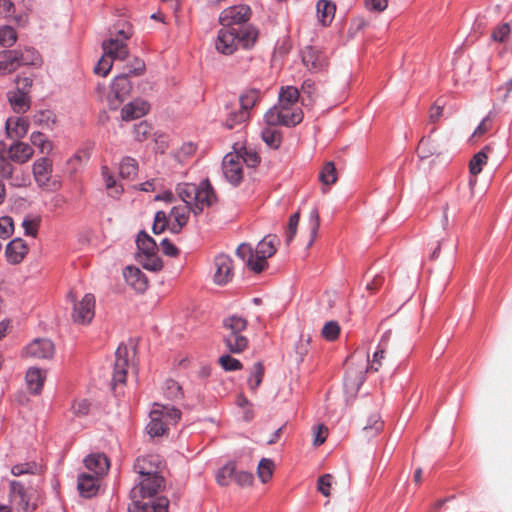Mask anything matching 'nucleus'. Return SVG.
I'll return each mask as SVG.
<instances>
[{
  "label": "nucleus",
  "mask_w": 512,
  "mask_h": 512,
  "mask_svg": "<svg viewBox=\"0 0 512 512\" xmlns=\"http://www.w3.org/2000/svg\"><path fill=\"white\" fill-rule=\"evenodd\" d=\"M139 262L142 266L150 271L157 272L163 268V262L157 254L141 255L138 256Z\"/></svg>",
  "instance_id": "c03bdc74"
},
{
  "label": "nucleus",
  "mask_w": 512,
  "mask_h": 512,
  "mask_svg": "<svg viewBox=\"0 0 512 512\" xmlns=\"http://www.w3.org/2000/svg\"><path fill=\"white\" fill-rule=\"evenodd\" d=\"M383 426L384 422L381 420V416L378 413H373L368 417L363 431L366 437L371 438L378 435L382 431Z\"/></svg>",
  "instance_id": "4c0bfd02"
},
{
  "label": "nucleus",
  "mask_w": 512,
  "mask_h": 512,
  "mask_svg": "<svg viewBox=\"0 0 512 512\" xmlns=\"http://www.w3.org/2000/svg\"><path fill=\"white\" fill-rule=\"evenodd\" d=\"M37 469V465L35 463H20L16 464L11 468V473L14 476H21L24 474H33Z\"/></svg>",
  "instance_id": "774afa93"
},
{
  "label": "nucleus",
  "mask_w": 512,
  "mask_h": 512,
  "mask_svg": "<svg viewBox=\"0 0 512 512\" xmlns=\"http://www.w3.org/2000/svg\"><path fill=\"white\" fill-rule=\"evenodd\" d=\"M219 363L225 371H236L242 368L241 362L228 354L222 355L219 358Z\"/></svg>",
  "instance_id": "680f3d73"
},
{
  "label": "nucleus",
  "mask_w": 512,
  "mask_h": 512,
  "mask_svg": "<svg viewBox=\"0 0 512 512\" xmlns=\"http://www.w3.org/2000/svg\"><path fill=\"white\" fill-rule=\"evenodd\" d=\"M511 32V27L509 23H502L497 26L491 34V39L495 42H504L508 39Z\"/></svg>",
  "instance_id": "13d9d810"
},
{
  "label": "nucleus",
  "mask_w": 512,
  "mask_h": 512,
  "mask_svg": "<svg viewBox=\"0 0 512 512\" xmlns=\"http://www.w3.org/2000/svg\"><path fill=\"white\" fill-rule=\"evenodd\" d=\"M138 163L137 161L129 156L123 157L119 163V174L122 178L130 179L137 174Z\"/></svg>",
  "instance_id": "a19ab883"
},
{
  "label": "nucleus",
  "mask_w": 512,
  "mask_h": 512,
  "mask_svg": "<svg viewBox=\"0 0 512 512\" xmlns=\"http://www.w3.org/2000/svg\"><path fill=\"white\" fill-rule=\"evenodd\" d=\"M10 494L13 501H17L24 509L28 508L29 498L27 496L24 485L19 481L10 482Z\"/></svg>",
  "instance_id": "e433bc0d"
},
{
  "label": "nucleus",
  "mask_w": 512,
  "mask_h": 512,
  "mask_svg": "<svg viewBox=\"0 0 512 512\" xmlns=\"http://www.w3.org/2000/svg\"><path fill=\"white\" fill-rule=\"evenodd\" d=\"M222 171L226 180L237 186L243 178V158L238 153H228L222 161Z\"/></svg>",
  "instance_id": "9b49d317"
},
{
  "label": "nucleus",
  "mask_w": 512,
  "mask_h": 512,
  "mask_svg": "<svg viewBox=\"0 0 512 512\" xmlns=\"http://www.w3.org/2000/svg\"><path fill=\"white\" fill-rule=\"evenodd\" d=\"M101 176L105 182L106 189L111 191V195L113 197H118L122 194L123 187L116 184V180L112 172L106 165L101 167Z\"/></svg>",
  "instance_id": "58836bf2"
},
{
  "label": "nucleus",
  "mask_w": 512,
  "mask_h": 512,
  "mask_svg": "<svg viewBox=\"0 0 512 512\" xmlns=\"http://www.w3.org/2000/svg\"><path fill=\"white\" fill-rule=\"evenodd\" d=\"M190 212H192L190 205L186 203L172 207L167 217L169 221V230L173 234H178L181 232L182 228L188 222Z\"/></svg>",
  "instance_id": "f3484780"
},
{
  "label": "nucleus",
  "mask_w": 512,
  "mask_h": 512,
  "mask_svg": "<svg viewBox=\"0 0 512 512\" xmlns=\"http://www.w3.org/2000/svg\"><path fill=\"white\" fill-rule=\"evenodd\" d=\"M263 141L271 148H278L281 144V133L276 127L267 126L262 130Z\"/></svg>",
  "instance_id": "79ce46f5"
},
{
  "label": "nucleus",
  "mask_w": 512,
  "mask_h": 512,
  "mask_svg": "<svg viewBox=\"0 0 512 512\" xmlns=\"http://www.w3.org/2000/svg\"><path fill=\"white\" fill-rule=\"evenodd\" d=\"M213 280L217 285H225L233 278V260L227 254H219L214 258Z\"/></svg>",
  "instance_id": "2eb2a0df"
},
{
  "label": "nucleus",
  "mask_w": 512,
  "mask_h": 512,
  "mask_svg": "<svg viewBox=\"0 0 512 512\" xmlns=\"http://www.w3.org/2000/svg\"><path fill=\"white\" fill-rule=\"evenodd\" d=\"M319 179L324 185H331L336 182L337 174L333 162H327L319 174Z\"/></svg>",
  "instance_id": "de8ad7c7"
},
{
  "label": "nucleus",
  "mask_w": 512,
  "mask_h": 512,
  "mask_svg": "<svg viewBox=\"0 0 512 512\" xmlns=\"http://www.w3.org/2000/svg\"><path fill=\"white\" fill-rule=\"evenodd\" d=\"M261 92L258 89L251 88L245 90L239 97L240 107L249 112L255 106L257 101L260 99Z\"/></svg>",
  "instance_id": "f704fd0d"
},
{
  "label": "nucleus",
  "mask_w": 512,
  "mask_h": 512,
  "mask_svg": "<svg viewBox=\"0 0 512 512\" xmlns=\"http://www.w3.org/2000/svg\"><path fill=\"white\" fill-rule=\"evenodd\" d=\"M133 35L132 25L125 19H119L110 29L109 38L102 42V49L120 61L129 56L127 40Z\"/></svg>",
  "instance_id": "39448f33"
},
{
  "label": "nucleus",
  "mask_w": 512,
  "mask_h": 512,
  "mask_svg": "<svg viewBox=\"0 0 512 512\" xmlns=\"http://www.w3.org/2000/svg\"><path fill=\"white\" fill-rule=\"evenodd\" d=\"M147 460L144 458H137L133 469L139 474V481L130 490V498H147L155 499V496L164 487L165 480L158 473L157 466L146 468Z\"/></svg>",
  "instance_id": "f03ea898"
},
{
  "label": "nucleus",
  "mask_w": 512,
  "mask_h": 512,
  "mask_svg": "<svg viewBox=\"0 0 512 512\" xmlns=\"http://www.w3.org/2000/svg\"><path fill=\"white\" fill-rule=\"evenodd\" d=\"M68 299L73 303V321L81 325L89 324L95 316L94 295L87 293L80 301H77L73 292H69Z\"/></svg>",
  "instance_id": "6e6552de"
},
{
  "label": "nucleus",
  "mask_w": 512,
  "mask_h": 512,
  "mask_svg": "<svg viewBox=\"0 0 512 512\" xmlns=\"http://www.w3.org/2000/svg\"><path fill=\"white\" fill-rule=\"evenodd\" d=\"M309 229H310V241L309 246H311L316 239L319 227H320V217L317 208H313L309 213Z\"/></svg>",
  "instance_id": "5fc2aeb1"
},
{
  "label": "nucleus",
  "mask_w": 512,
  "mask_h": 512,
  "mask_svg": "<svg viewBox=\"0 0 512 512\" xmlns=\"http://www.w3.org/2000/svg\"><path fill=\"white\" fill-rule=\"evenodd\" d=\"M9 102L16 113H24L30 107L28 93L25 91L15 90L8 95Z\"/></svg>",
  "instance_id": "7c9ffc66"
},
{
  "label": "nucleus",
  "mask_w": 512,
  "mask_h": 512,
  "mask_svg": "<svg viewBox=\"0 0 512 512\" xmlns=\"http://www.w3.org/2000/svg\"><path fill=\"white\" fill-rule=\"evenodd\" d=\"M144 69V61L139 58H134L133 61L124 68V71L113 79L111 91L108 95V105L111 109H117L130 94L132 84L129 77L142 74Z\"/></svg>",
  "instance_id": "20e7f679"
},
{
  "label": "nucleus",
  "mask_w": 512,
  "mask_h": 512,
  "mask_svg": "<svg viewBox=\"0 0 512 512\" xmlns=\"http://www.w3.org/2000/svg\"><path fill=\"white\" fill-rule=\"evenodd\" d=\"M196 151V145L192 142L184 143L177 151L176 158L179 162L184 163Z\"/></svg>",
  "instance_id": "69168bd1"
},
{
  "label": "nucleus",
  "mask_w": 512,
  "mask_h": 512,
  "mask_svg": "<svg viewBox=\"0 0 512 512\" xmlns=\"http://www.w3.org/2000/svg\"><path fill=\"white\" fill-rule=\"evenodd\" d=\"M169 228V221L167 214L164 211H158L155 214L154 223H153V233L154 234H160L162 233L166 228Z\"/></svg>",
  "instance_id": "bf43d9fd"
},
{
  "label": "nucleus",
  "mask_w": 512,
  "mask_h": 512,
  "mask_svg": "<svg viewBox=\"0 0 512 512\" xmlns=\"http://www.w3.org/2000/svg\"><path fill=\"white\" fill-rule=\"evenodd\" d=\"M365 381L363 368H349L344 377V386L350 392H358Z\"/></svg>",
  "instance_id": "bb28decb"
},
{
  "label": "nucleus",
  "mask_w": 512,
  "mask_h": 512,
  "mask_svg": "<svg viewBox=\"0 0 512 512\" xmlns=\"http://www.w3.org/2000/svg\"><path fill=\"white\" fill-rule=\"evenodd\" d=\"M13 220L9 216L0 217V238L7 239L13 233Z\"/></svg>",
  "instance_id": "338daca9"
},
{
  "label": "nucleus",
  "mask_w": 512,
  "mask_h": 512,
  "mask_svg": "<svg viewBox=\"0 0 512 512\" xmlns=\"http://www.w3.org/2000/svg\"><path fill=\"white\" fill-rule=\"evenodd\" d=\"M236 472L235 463L229 462L221 467L216 474V481L220 486H228L233 480Z\"/></svg>",
  "instance_id": "ea45409f"
},
{
  "label": "nucleus",
  "mask_w": 512,
  "mask_h": 512,
  "mask_svg": "<svg viewBox=\"0 0 512 512\" xmlns=\"http://www.w3.org/2000/svg\"><path fill=\"white\" fill-rule=\"evenodd\" d=\"M33 121L39 126L51 129L56 122V116L50 110H43L33 116Z\"/></svg>",
  "instance_id": "49530a36"
},
{
  "label": "nucleus",
  "mask_w": 512,
  "mask_h": 512,
  "mask_svg": "<svg viewBox=\"0 0 512 512\" xmlns=\"http://www.w3.org/2000/svg\"><path fill=\"white\" fill-rule=\"evenodd\" d=\"M264 119L267 126L270 127H276L278 125L293 127L302 121L303 113L301 109L288 111L274 106L266 112Z\"/></svg>",
  "instance_id": "1a4fd4ad"
},
{
  "label": "nucleus",
  "mask_w": 512,
  "mask_h": 512,
  "mask_svg": "<svg viewBox=\"0 0 512 512\" xmlns=\"http://www.w3.org/2000/svg\"><path fill=\"white\" fill-rule=\"evenodd\" d=\"M251 9L248 5H234L224 9L220 16L219 21L221 26L227 28H234L237 31L246 30V28H253L247 22L250 19Z\"/></svg>",
  "instance_id": "0eeeda50"
},
{
  "label": "nucleus",
  "mask_w": 512,
  "mask_h": 512,
  "mask_svg": "<svg viewBox=\"0 0 512 512\" xmlns=\"http://www.w3.org/2000/svg\"><path fill=\"white\" fill-rule=\"evenodd\" d=\"M246 327V319L238 315H231L223 320V341L231 353H241L248 347V339L241 334Z\"/></svg>",
  "instance_id": "423d86ee"
},
{
  "label": "nucleus",
  "mask_w": 512,
  "mask_h": 512,
  "mask_svg": "<svg viewBox=\"0 0 512 512\" xmlns=\"http://www.w3.org/2000/svg\"><path fill=\"white\" fill-rule=\"evenodd\" d=\"M33 176L37 185L46 190L56 188V182L51 181L53 171L52 161L47 157H41L33 163Z\"/></svg>",
  "instance_id": "f8f14e48"
},
{
  "label": "nucleus",
  "mask_w": 512,
  "mask_h": 512,
  "mask_svg": "<svg viewBox=\"0 0 512 512\" xmlns=\"http://www.w3.org/2000/svg\"><path fill=\"white\" fill-rule=\"evenodd\" d=\"M151 132V126L146 121H141L134 125L133 134L137 141H144Z\"/></svg>",
  "instance_id": "052dcab7"
},
{
  "label": "nucleus",
  "mask_w": 512,
  "mask_h": 512,
  "mask_svg": "<svg viewBox=\"0 0 512 512\" xmlns=\"http://www.w3.org/2000/svg\"><path fill=\"white\" fill-rule=\"evenodd\" d=\"M164 394L168 399L180 400L183 398L182 387L173 379L165 381Z\"/></svg>",
  "instance_id": "09e8293b"
},
{
  "label": "nucleus",
  "mask_w": 512,
  "mask_h": 512,
  "mask_svg": "<svg viewBox=\"0 0 512 512\" xmlns=\"http://www.w3.org/2000/svg\"><path fill=\"white\" fill-rule=\"evenodd\" d=\"M27 388L33 394H39L44 383V375L37 367H30L26 372Z\"/></svg>",
  "instance_id": "c756f323"
},
{
  "label": "nucleus",
  "mask_w": 512,
  "mask_h": 512,
  "mask_svg": "<svg viewBox=\"0 0 512 512\" xmlns=\"http://www.w3.org/2000/svg\"><path fill=\"white\" fill-rule=\"evenodd\" d=\"M176 192L180 199L190 205L195 216L200 215L204 209L212 206L216 200V194L208 179L202 180L199 184L179 183Z\"/></svg>",
  "instance_id": "f257e3e1"
},
{
  "label": "nucleus",
  "mask_w": 512,
  "mask_h": 512,
  "mask_svg": "<svg viewBox=\"0 0 512 512\" xmlns=\"http://www.w3.org/2000/svg\"><path fill=\"white\" fill-rule=\"evenodd\" d=\"M150 418L151 420L146 426L147 433L151 437H159L164 435L168 429V426L163 421V419L159 417L158 411L151 410Z\"/></svg>",
  "instance_id": "473e14b6"
},
{
  "label": "nucleus",
  "mask_w": 512,
  "mask_h": 512,
  "mask_svg": "<svg viewBox=\"0 0 512 512\" xmlns=\"http://www.w3.org/2000/svg\"><path fill=\"white\" fill-rule=\"evenodd\" d=\"M31 143L40 149L41 153H49L52 150V144L41 132H33L30 136Z\"/></svg>",
  "instance_id": "864d4df0"
},
{
  "label": "nucleus",
  "mask_w": 512,
  "mask_h": 512,
  "mask_svg": "<svg viewBox=\"0 0 512 512\" xmlns=\"http://www.w3.org/2000/svg\"><path fill=\"white\" fill-rule=\"evenodd\" d=\"M138 256L158 253V246L155 240L144 230L140 231L136 238Z\"/></svg>",
  "instance_id": "c85d7f7f"
},
{
  "label": "nucleus",
  "mask_w": 512,
  "mask_h": 512,
  "mask_svg": "<svg viewBox=\"0 0 512 512\" xmlns=\"http://www.w3.org/2000/svg\"><path fill=\"white\" fill-rule=\"evenodd\" d=\"M128 512H168L169 500L166 497L156 499L130 498Z\"/></svg>",
  "instance_id": "ddd939ff"
},
{
  "label": "nucleus",
  "mask_w": 512,
  "mask_h": 512,
  "mask_svg": "<svg viewBox=\"0 0 512 512\" xmlns=\"http://www.w3.org/2000/svg\"><path fill=\"white\" fill-rule=\"evenodd\" d=\"M258 32L255 28H246V30L237 31L234 28L222 26L218 31L215 41V48L224 55L233 54L238 47L250 48L256 42Z\"/></svg>",
  "instance_id": "7ed1b4c3"
},
{
  "label": "nucleus",
  "mask_w": 512,
  "mask_h": 512,
  "mask_svg": "<svg viewBox=\"0 0 512 512\" xmlns=\"http://www.w3.org/2000/svg\"><path fill=\"white\" fill-rule=\"evenodd\" d=\"M153 411H158L159 417L163 419L166 425L169 427L171 425H176L177 422L181 418V411L175 406L164 405L159 403H154Z\"/></svg>",
  "instance_id": "cd10ccee"
},
{
  "label": "nucleus",
  "mask_w": 512,
  "mask_h": 512,
  "mask_svg": "<svg viewBox=\"0 0 512 512\" xmlns=\"http://www.w3.org/2000/svg\"><path fill=\"white\" fill-rule=\"evenodd\" d=\"M40 61V54L35 48L25 47L23 50L18 49L19 66L38 65Z\"/></svg>",
  "instance_id": "c9c22d12"
},
{
  "label": "nucleus",
  "mask_w": 512,
  "mask_h": 512,
  "mask_svg": "<svg viewBox=\"0 0 512 512\" xmlns=\"http://www.w3.org/2000/svg\"><path fill=\"white\" fill-rule=\"evenodd\" d=\"M303 65L312 73H318L327 66L326 55L313 46H307L301 51Z\"/></svg>",
  "instance_id": "dca6fc26"
},
{
  "label": "nucleus",
  "mask_w": 512,
  "mask_h": 512,
  "mask_svg": "<svg viewBox=\"0 0 512 512\" xmlns=\"http://www.w3.org/2000/svg\"><path fill=\"white\" fill-rule=\"evenodd\" d=\"M16 40V31L11 26L0 27V47H11Z\"/></svg>",
  "instance_id": "603ef678"
},
{
  "label": "nucleus",
  "mask_w": 512,
  "mask_h": 512,
  "mask_svg": "<svg viewBox=\"0 0 512 512\" xmlns=\"http://www.w3.org/2000/svg\"><path fill=\"white\" fill-rule=\"evenodd\" d=\"M225 111L224 126L228 129L236 128L245 123L250 117V113L243 110L238 103L227 104Z\"/></svg>",
  "instance_id": "6ab92c4d"
},
{
  "label": "nucleus",
  "mask_w": 512,
  "mask_h": 512,
  "mask_svg": "<svg viewBox=\"0 0 512 512\" xmlns=\"http://www.w3.org/2000/svg\"><path fill=\"white\" fill-rule=\"evenodd\" d=\"M236 255L246 262L247 266L250 268L251 262H256L255 250L251 248L249 244L242 243L238 246L236 250Z\"/></svg>",
  "instance_id": "6e6d98bb"
},
{
  "label": "nucleus",
  "mask_w": 512,
  "mask_h": 512,
  "mask_svg": "<svg viewBox=\"0 0 512 512\" xmlns=\"http://www.w3.org/2000/svg\"><path fill=\"white\" fill-rule=\"evenodd\" d=\"M276 236L268 235L264 237L256 246V262L250 263V270L255 273L262 272L267 266V259L276 253Z\"/></svg>",
  "instance_id": "9d476101"
},
{
  "label": "nucleus",
  "mask_w": 512,
  "mask_h": 512,
  "mask_svg": "<svg viewBox=\"0 0 512 512\" xmlns=\"http://www.w3.org/2000/svg\"><path fill=\"white\" fill-rule=\"evenodd\" d=\"M55 353L54 343L47 338H36L24 349L27 357L34 359H51Z\"/></svg>",
  "instance_id": "4468645a"
},
{
  "label": "nucleus",
  "mask_w": 512,
  "mask_h": 512,
  "mask_svg": "<svg viewBox=\"0 0 512 512\" xmlns=\"http://www.w3.org/2000/svg\"><path fill=\"white\" fill-rule=\"evenodd\" d=\"M149 104L142 99H135L126 104L121 111L122 119L125 121L141 118L149 111Z\"/></svg>",
  "instance_id": "5701e85b"
},
{
  "label": "nucleus",
  "mask_w": 512,
  "mask_h": 512,
  "mask_svg": "<svg viewBox=\"0 0 512 512\" xmlns=\"http://www.w3.org/2000/svg\"><path fill=\"white\" fill-rule=\"evenodd\" d=\"M77 487L81 496L90 498L98 491L99 477L89 473H81L78 476Z\"/></svg>",
  "instance_id": "b1692460"
},
{
  "label": "nucleus",
  "mask_w": 512,
  "mask_h": 512,
  "mask_svg": "<svg viewBox=\"0 0 512 512\" xmlns=\"http://www.w3.org/2000/svg\"><path fill=\"white\" fill-rule=\"evenodd\" d=\"M29 124L26 119L9 118L6 121V131L9 136H15L16 138L24 137L28 132Z\"/></svg>",
  "instance_id": "2f4dec72"
},
{
  "label": "nucleus",
  "mask_w": 512,
  "mask_h": 512,
  "mask_svg": "<svg viewBox=\"0 0 512 512\" xmlns=\"http://www.w3.org/2000/svg\"><path fill=\"white\" fill-rule=\"evenodd\" d=\"M274 463L271 459L262 458L258 465V476L263 483L268 482L273 475Z\"/></svg>",
  "instance_id": "8fccbe9b"
},
{
  "label": "nucleus",
  "mask_w": 512,
  "mask_h": 512,
  "mask_svg": "<svg viewBox=\"0 0 512 512\" xmlns=\"http://www.w3.org/2000/svg\"><path fill=\"white\" fill-rule=\"evenodd\" d=\"M28 246L21 238H15L10 241L5 249L7 261L10 264H19L23 261L28 253Z\"/></svg>",
  "instance_id": "aec40b11"
},
{
  "label": "nucleus",
  "mask_w": 512,
  "mask_h": 512,
  "mask_svg": "<svg viewBox=\"0 0 512 512\" xmlns=\"http://www.w3.org/2000/svg\"><path fill=\"white\" fill-rule=\"evenodd\" d=\"M115 363L113 369L112 383L113 385L124 384L127 376V347L119 346L115 352Z\"/></svg>",
  "instance_id": "a211bd4d"
},
{
  "label": "nucleus",
  "mask_w": 512,
  "mask_h": 512,
  "mask_svg": "<svg viewBox=\"0 0 512 512\" xmlns=\"http://www.w3.org/2000/svg\"><path fill=\"white\" fill-rule=\"evenodd\" d=\"M85 467L92 472V475L100 477L107 473L110 463L102 453H93L84 459Z\"/></svg>",
  "instance_id": "4be33fe9"
},
{
  "label": "nucleus",
  "mask_w": 512,
  "mask_h": 512,
  "mask_svg": "<svg viewBox=\"0 0 512 512\" xmlns=\"http://www.w3.org/2000/svg\"><path fill=\"white\" fill-rule=\"evenodd\" d=\"M33 153V148L24 142H15L9 148V158L18 164L26 163Z\"/></svg>",
  "instance_id": "a878e982"
},
{
  "label": "nucleus",
  "mask_w": 512,
  "mask_h": 512,
  "mask_svg": "<svg viewBox=\"0 0 512 512\" xmlns=\"http://www.w3.org/2000/svg\"><path fill=\"white\" fill-rule=\"evenodd\" d=\"M339 332L340 327L338 323L335 321L327 322L322 329L323 337L329 341L335 340L338 337Z\"/></svg>",
  "instance_id": "e2e57ef3"
},
{
  "label": "nucleus",
  "mask_w": 512,
  "mask_h": 512,
  "mask_svg": "<svg viewBox=\"0 0 512 512\" xmlns=\"http://www.w3.org/2000/svg\"><path fill=\"white\" fill-rule=\"evenodd\" d=\"M332 475L324 474L317 480V490L325 497L330 496V488L332 486Z\"/></svg>",
  "instance_id": "0e129e2a"
},
{
  "label": "nucleus",
  "mask_w": 512,
  "mask_h": 512,
  "mask_svg": "<svg viewBox=\"0 0 512 512\" xmlns=\"http://www.w3.org/2000/svg\"><path fill=\"white\" fill-rule=\"evenodd\" d=\"M317 14L323 25L329 24L335 14V5L328 0H319L316 5Z\"/></svg>",
  "instance_id": "72a5a7b5"
},
{
  "label": "nucleus",
  "mask_w": 512,
  "mask_h": 512,
  "mask_svg": "<svg viewBox=\"0 0 512 512\" xmlns=\"http://www.w3.org/2000/svg\"><path fill=\"white\" fill-rule=\"evenodd\" d=\"M487 155L483 151L477 152L470 161L469 170L472 175H478L486 163Z\"/></svg>",
  "instance_id": "4d7b16f0"
},
{
  "label": "nucleus",
  "mask_w": 512,
  "mask_h": 512,
  "mask_svg": "<svg viewBox=\"0 0 512 512\" xmlns=\"http://www.w3.org/2000/svg\"><path fill=\"white\" fill-rule=\"evenodd\" d=\"M281 103H292L295 105L298 102L300 92L294 86L282 87L279 92Z\"/></svg>",
  "instance_id": "3c124183"
},
{
  "label": "nucleus",
  "mask_w": 512,
  "mask_h": 512,
  "mask_svg": "<svg viewBox=\"0 0 512 512\" xmlns=\"http://www.w3.org/2000/svg\"><path fill=\"white\" fill-rule=\"evenodd\" d=\"M123 276L127 284L137 292L143 293L148 287L147 277L138 267L127 266Z\"/></svg>",
  "instance_id": "412c9836"
},
{
  "label": "nucleus",
  "mask_w": 512,
  "mask_h": 512,
  "mask_svg": "<svg viewBox=\"0 0 512 512\" xmlns=\"http://www.w3.org/2000/svg\"><path fill=\"white\" fill-rule=\"evenodd\" d=\"M114 60L119 59L114 57L113 55L108 54L106 51H103L102 57L99 59L96 66L94 67L95 74L106 76L110 72Z\"/></svg>",
  "instance_id": "37998d69"
},
{
  "label": "nucleus",
  "mask_w": 512,
  "mask_h": 512,
  "mask_svg": "<svg viewBox=\"0 0 512 512\" xmlns=\"http://www.w3.org/2000/svg\"><path fill=\"white\" fill-rule=\"evenodd\" d=\"M18 49L0 51V75L10 74L19 68Z\"/></svg>",
  "instance_id": "393cba45"
},
{
  "label": "nucleus",
  "mask_w": 512,
  "mask_h": 512,
  "mask_svg": "<svg viewBox=\"0 0 512 512\" xmlns=\"http://www.w3.org/2000/svg\"><path fill=\"white\" fill-rule=\"evenodd\" d=\"M263 375H264V367H263L262 363L256 362L253 365L252 370H251L250 375L247 380L248 386L251 390L255 391L258 388V386L262 382Z\"/></svg>",
  "instance_id": "a18cd8bd"
}]
</instances>
